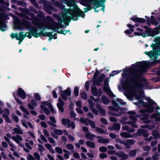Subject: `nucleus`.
<instances>
[{"mask_svg":"<svg viewBox=\"0 0 160 160\" xmlns=\"http://www.w3.org/2000/svg\"><path fill=\"white\" fill-rule=\"evenodd\" d=\"M146 100L148 102V104L144 102L142 100H139L137 102L134 103V104L137 105V107H139L140 108L143 107L144 108V109L139 111V112L141 113V115H136V112L133 111H128L127 112V113L130 115L129 118L132 121L129 122H126L127 118L126 117H122L121 118V120L120 121L121 123L122 124H130L131 125L132 127L137 128L138 127L137 125L135 124L137 120L136 117H140L142 116V118L141 120L143 121L144 123H149L150 120L149 119L148 115L146 114V113L152 112L154 110L155 106L156 104V103L153 100L149 98H147Z\"/></svg>","mask_w":160,"mask_h":160,"instance_id":"obj_1","label":"nucleus"},{"mask_svg":"<svg viewBox=\"0 0 160 160\" xmlns=\"http://www.w3.org/2000/svg\"><path fill=\"white\" fill-rule=\"evenodd\" d=\"M29 10L27 8L24 9L22 8H19V10L22 12V13L20 14V16L28 20H30L31 19L32 23L34 25V26H33L30 22L25 20H23L22 22H21L18 17H14V27L16 29H22L21 26H22L28 30L32 35L35 38H37L40 36L42 33V31H41L40 32H38V30L36 27L38 29H41L38 27L37 25L34 23L33 22L34 20L36 18H37L39 22L41 24L46 23L47 22H41L40 19L36 17L33 14L30 13L29 10L35 13L37 12V11L33 7L30 6L29 7Z\"/></svg>","mask_w":160,"mask_h":160,"instance_id":"obj_2","label":"nucleus"},{"mask_svg":"<svg viewBox=\"0 0 160 160\" xmlns=\"http://www.w3.org/2000/svg\"><path fill=\"white\" fill-rule=\"evenodd\" d=\"M46 19L47 21L46 23L41 24L39 22V21L36 18L35 19L33 20V23L37 25L38 27L42 31L45 30L46 29H51L53 31L57 32L58 33H61L65 35L68 32H69L70 30L66 31V30L60 31H59L60 28H61V24L54 22L53 19L49 16L46 17Z\"/></svg>","mask_w":160,"mask_h":160,"instance_id":"obj_3","label":"nucleus"},{"mask_svg":"<svg viewBox=\"0 0 160 160\" xmlns=\"http://www.w3.org/2000/svg\"><path fill=\"white\" fill-rule=\"evenodd\" d=\"M52 3L54 2V4L56 6L63 10V12L59 16L56 14H53V17L57 19L59 22V24H61L63 22L66 26H68L70 20H76L74 19V18H75L74 15H71L68 12H67L65 11V6L59 2L55 1V0H52Z\"/></svg>","mask_w":160,"mask_h":160,"instance_id":"obj_4","label":"nucleus"},{"mask_svg":"<svg viewBox=\"0 0 160 160\" xmlns=\"http://www.w3.org/2000/svg\"><path fill=\"white\" fill-rule=\"evenodd\" d=\"M112 103L113 106L116 108H114L112 106H109L108 107V108L112 111L118 112V113H111L110 112H109V113L114 116H119L125 113L126 110L125 108L118 107L121 105H122L125 104V102H123L122 99L117 98L116 101L112 100Z\"/></svg>","mask_w":160,"mask_h":160,"instance_id":"obj_5","label":"nucleus"},{"mask_svg":"<svg viewBox=\"0 0 160 160\" xmlns=\"http://www.w3.org/2000/svg\"><path fill=\"white\" fill-rule=\"evenodd\" d=\"M75 0H68V2L69 4V5H68V6L73 7V8L72 9H67L65 8V11L67 12H68L71 15H74L75 18H74V20H77L78 16L84 18L85 14L77 6L75 5Z\"/></svg>","mask_w":160,"mask_h":160,"instance_id":"obj_6","label":"nucleus"},{"mask_svg":"<svg viewBox=\"0 0 160 160\" xmlns=\"http://www.w3.org/2000/svg\"><path fill=\"white\" fill-rule=\"evenodd\" d=\"M81 4L85 6L89 5L91 3L94 6L97 8L101 7L102 8L101 10L104 12L105 6L104 3L106 0H79Z\"/></svg>","mask_w":160,"mask_h":160,"instance_id":"obj_7","label":"nucleus"},{"mask_svg":"<svg viewBox=\"0 0 160 160\" xmlns=\"http://www.w3.org/2000/svg\"><path fill=\"white\" fill-rule=\"evenodd\" d=\"M143 28L145 29V31L147 33L135 32H134V34L136 35L139 36H142L143 37H145L148 36L154 37L159 32V30L158 29L153 30L150 28L146 26H143Z\"/></svg>","mask_w":160,"mask_h":160,"instance_id":"obj_8","label":"nucleus"},{"mask_svg":"<svg viewBox=\"0 0 160 160\" xmlns=\"http://www.w3.org/2000/svg\"><path fill=\"white\" fill-rule=\"evenodd\" d=\"M45 106H48L50 109L52 113H55L56 111L53 108L52 106L50 103L48 102L44 101L42 102V104L40 106L41 108L44 110V113L47 115H49L50 113L49 110Z\"/></svg>","mask_w":160,"mask_h":160,"instance_id":"obj_9","label":"nucleus"},{"mask_svg":"<svg viewBox=\"0 0 160 160\" xmlns=\"http://www.w3.org/2000/svg\"><path fill=\"white\" fill-rule=\"evenodd\" d=\"M109 82V81L108 78H106L105 80L103 87L104 91L106 92L110 97L113 98L116 97V96L113 94L109 87L108 84Z\"/></svg>","mask_w":160,"mask_h":160,"instance_id":"obj_10","label":"nucleus"},{"mask_svg":"<svg viewBox=\"0 0 160 160\" xmlns=\"http://www.w3.org/2000/svg\"><path fill=\"white\" fill-rule=\"evenodd\" d=\"M58 88L59 89L60 92V94L64 100H66L67 99V96H70L71 95V91L70 88H68L66 90L63 91H61V88L60 87H58Z\"/></svg>","mask_w":160,"mask_h":160,"instance_id":"obj_11","label":"nucleus"},{"mask_svg":"<svg viewBox=\"0 0 160 160\" xmlns=\"http://www.w3.org/2000/svg\"><path fill=\"white\" fill-rule=\"evenodd\" d=\"M38 2L42 4L44 7L46 11L49 14H51L52 12L51 10L54 11L53 8L51 6H47V2L45 0H40Z\"/></svg>","mask_w":160,"mask_h":160,"instance_id":"obj_12","label":"nucleus"},{"mask_svg":"<svg viewBox=\"0 0 160 160\" xmlns=\"http://www.w3.org/2000/svg\"><path fill=\"white\" fill-rule=\"evenodd\" d=\"M22 32H20L19 33V37L18 38L17 40H19L18 44H20L24 39L26 37L29 38H32V36L29 32H26L25 34H23Z\"/></svg>","mask_w":160,"mask_h":160,"instance_id":"obj_13","label":"nucleus"},{"mask_svg":"<svg viewBox=\"0 0 160 160\" xmlns=\"http://www.w3.org/2000/svg\"><path fill=\"white\" fill-rule=\"evenodd\" d=\"M62 123L64 125H67L68 127H71L72 129L75 128V125L72 122H70V120L68 119H65L63 118L62 120Z\"/></svg>","mask_w":160,"mask_h":160,"instance_id":"obj_14","label":"nucleus"},{"mask_svg":"<svg viewBox=\"0 0 160 160\" xmlns=\"http://www.w3.org/2000/svg\"><path fill=\"white\" fill-rule=\"evenodd\" d=\"M80 121L81 122L87 125L89 124L92 128H95V123L93 121L89 120L88 118L84 119L83 118H80Z\"/></svg>","mask_w":160,"mask_h":160,"instance_id":"obj_15","label":"nucleus"},{"mask_svg":"<svg viewBox=\"0 0 160 160\" xmlns=\"http://www.w3.org/2000/svg\"><path fill=\"white\" fill-rule=\"evenodd\" d=\"M92 93L93 95L95 96H100L102 94V90L99 89L97 90L95 87H92Z\"/></svg>","mask_w":160,"mask_h":160,"instance_id":"obj_16","label":"nucleus"},{"mask_svg":"<svg viewBox=\"0 0 160 160\" xmlns=\"http://www.w3.org/2000/svg\"><path fill=\"white\" fill-rule=\"evenodd\" d=\"M17 94L18 96L22 99H24L26 97L25 92L20 88H18Z\"/></svg>","mask_w":160,"mask_h":160,"instance_id":"obj_17","label":"nucleus"},{"mask_svg":"<svg viewBox=\"0 0 160 160\" xmlns=\"http://www.w3.org/2000/svg\"><path fill=\"white\" fill-rule=\"evenodd\" d=\"M116 156L120 158L121 160H124L128 158V155L125 154L123 152L119 151L116 153Z\"/></svg>","mask_w":160,"mask_h":160,"instance_id":"obj_18","label":"nucleus"},{"mask_svg":"<svg viewBox=\"0 0 160 160\" xmlns=\"http://www.w3.org/2000/svg\"><path fill=\"white\" fill-rule=\"evenodd\" d=\"M136 135L137 136L143 135L145 137H147L148 136V134L146 129H138V132L136 133Z\"/></svg>","mask_w":160,"mask_h":160,"instance_id":"obj_19","label":"nucleus"},{"mask_svg":"<svg viewBox=\"0 0 160 160\" xmlns=\"http://www.w3.org/2000/svg\"><path fill=\"white\" fill-rule=\"evenodd\" d=\"M64 105V103L63 100L60 98H58V102L57 104V106L59 110L61 112L64 111L63 106Z\"/></svg>","mask_w":160,"mask_h":160,"instance_id":"obj_20","label":"nucleus"},{"mask_svg":"<svg viewBox=\"0 0 160 160\" xmlns=\"http://www.w3.org/2000/svg\"><path fill=\"white\" fill-rule=\"evenodd\" d=\"M135 141L132 139H128L124 142V145L127 148H130V146L133 144Z\"/></svg>","mask_w":160,"mask_h":160,"instance_id":"obj_21","label":"nucleus"},{"mask_svg":"<svg viewBox=\"0 0 160 160\" xmlns=\"http://www.w3.org/2000/svg\"><path fill=\"white\" fill-rule=\"evenodd\" d=\"M37 105V102L35 100L33 99L31 100L30 102L28 103V107L31 109H34L35 107Z\"/></svg>","mask_w":160,"mask_h":160,"instance_id":"obj_22","label":"nucleus"},{"mask_svg":"<svg viewBox=\"0 0 160 160\" xmlns=\"http://www.w3.org/2000/svg\"><path fill=\"white\" fill-rule=\"evenodd\" d=\"M12 139L17 143L21 146L20 142L22 140V137L19 135H17L15 136H12Z\"/></svg>","mask_w":160,"mask_h":160,"instance_id":"obj_23","label":"nucleus"},{"mask_svg":"<svg viewBox=\"0 0 160 160\" xmlns=\"http://www.w3.org/2000/svg\"><path fill=\"white\" fill-rule=\"evenodd\" d=\"M120 127L121 125L119 124L115 123L112 126L109 127V129L112 131L113 130L118 131L120 129Z\"/></svg>","mask_w":160,"mask_h":160,"instance_id":"obj_24","label":"nucleus"},{"mask_svg":"<svg viewBox=\"0 0 160 160\" xmlns=\"http://www.w3.org/2000/svg\"><path fill=\"white\" fill-rule=\"evenodd\" d=\"M35 140H33V139H32V140H26V142L25 143L27 147L30 149H32L31 145H32L33 144V142Z\"/></svg>","mask_w":160,"mask_h":160,"instance_id":"obj_25","label":"nucleus"},{"mask_svg":"<svg viewBox=\"0 0 160 160\" xmlns=\"http://www.w3.org/2000/svg\"><path fill=\"white\" fill-rule=\"evenodd\" d=\"M20 108L22 111L25 114L24 115V117L28 119L29 118V117L28 116V115L29 114V113L28 110L24 107L22 106H20Z\"/></svg>","mask_w":160,"mask_h":160,"instance_id":"obj_26","label":"nucleus"},{"mask_svg":"<svg viewBox=\"0 0 160 160\" xmlns=\"http://www.w3.org/2000/svg\"><path fill=\"white\" fill-rule=\"evenodd\" d=\"M127 26L129 28H130V30H125L124 31V33L130 35L134 31L133 28H134V26L131 24H127Z\"/></svg>","mask_w":160,"mask_h":160,"instance_id":"obj_27","label":"nucleus"},{"mask_svg":"<svg viewBox=\"0 0 160 160\" xmlns=\"http://www.w3.org/2000/svg\"><path fill=\"white\" fill-rule=\"evenodd\" d=\"M7 26L6 24L3 22L0 17V30L2 31L6 30Z\"/></svg>","mask_w":160,"mask_h":160,"instance_id":"obj_28","label":"nucleus"},{"mask_svg":"<svg viewBox=\"0 0 160 160\" xmlns=\"http://www.w3.org/2000/svg\"><path fill=\"white\" fill-rule=\"evenodd\" d=\"M85 137L88 139L93 141L94 138H96V135L95 134H91L90 132H88L85 134Z\"/></svg>","mask_w":160,"mask_h":160,"instance_id":"obj_29","label":"nucleus"},{"mask_svg":"<svg viewBox=\"0 0 160 160\" xmlns=\"http://www.w3.org/2000/svg\"><path fill=\"white\" fill-rule=\"evenodd\" d=\"M12 134L17 133L18 134H22L23 132L20 129V128L18 127V128H15L12 129Z\"/></svg>","mask_w":160,"mask_h":160,"instance_id":"obj_30","label":"nucleus"},{"mask_svg":"<svg viewBox=\"0 0 160 160\" xmlns=\"http://www.w3.org/2000/svg\"><path fill=\"white\" fill-rule=\"evenodd\" d=\"M130 19L135 22L143 23L146 22V20L145 19L138 18H131Z\"/></svg>","mask_w":160,"mask_h":160,"instance_id":"obj_31","label":"nucleus"},{"mask_svg":"<svg viewBox=\"0 0 160 160\" xmlns=\"http://www.w3.org/2000/svg\"><path fill=\"white\" fill-rule=\"evenodd\" d=\"M120 135L122 137L125 138H130L133 137V136L128 132H122L120 133Z\"/></svg>","mask_w":160,"mask_h":160,"instance_id":"obj_32","label":"nucleus"},{"mask_svg":"<svg viewBox=\"0 0 160 160\" xmlns=\"http://www.w3.org/2000/svg\"><path fill=\"white\" fill-rule=\"evenodd\" d=\"M102 102L104 104H107L110 102V100L104 95H103L101 98Z\"/></svg>","mask_w":160,"mask_h":160,"instance_id":"obj_33","label":"nucleus"},{"mask_svg":"<svg viewBox=\"0 0 160 160\" xmlns=\"http://www.w3.org/2000/svg\"><path fill=\"white\" fill-rule=\"evenodd\" d=\"M96 107L97 109L99 111L100 113L102 115H104L105 114V110L102 109L101 106L99 104L96 105Z\"/></svg>","mask_w":160,"mask_h":160,"instance_id":"obj_34","label":"nucleus"},{"mask_svg":"<svg viewBox=\"0 0 160 160\" xmlns=\"http://www.w3.org/2000/svg\"><path fill=\"white\" fill-rule=\"evenodd\" d=\"M122 128L123 130L127 131L130 132H132L135 131L134 129L133 128L129 129L128 127L126 126H123Z\"/></svg>","mask_w":160,"mask_h":160,"instance_id":"obj_35","label":"nucleus"},{"mask_svg":"<svg viewBox=\"0 0 160 160\" xmlns=\"http://www.w3.org/2000/svg\"><path fill=\"white\" fill-rule=\"evenodd\" d=\"M86 143L88 146L91 148H93L95 147L94 143L91 141H87Z\"/></svg>","mask_w":160,"mask_h":160,"instance_id":"obj_36","label":"nucleus"},{"mask_svg":"<svg viewBox=\"0 0 160 160\" xmlns=\"http://www.w3.org/2000/svg\"><path fill=\"white\" fill-rule=\"evenodd\" d=\"M141 127L143 128H147L151 130L154 127V125H142L141 126Z\"/></svg>","mask_w":160,"mask_h":160,"instance_id":"obj_37","label":"nucleus"},{"mask_svg":"<svg viewBox=\"0 0 160 160\" xmlns=\"http://www.w3.org/2000/svg\"><path fill=\"white\" fill-rule=\"evenodd\" d=\"M98 142L100 143H107L109 142V140L107 139L100 138L98 140Z\"/></svg>","mask_w":160,"mask_h":160,"instance_id":"obj_38","label":"nucleus"},{"mask_svg":"<svg viewBox=\"0 0 160 160\" xmlns=\"http://www.w3.org/2000/svg\"><path fill=\"white\" fill-rule=\"evenodd\" d=\"M10 115V112L9 110L7 108L4 109L3 112V116H4V115L6 116H9Z\"/></svg>","mask_w":160,"mask_h":160,"instance_id":"obj_39","label":"nucleus"},{"mask_svg":"<svg viewBox=\"0 0 160 160\" xmlns=\"http://www.w3.org/2000/svg\"><path fill=\"white\" fill-rule=\"evenodd\" d=\"M55 150L58 154H61L62 153V149L59 147H56L55 148Z\"/></svg>","mask_w":160,"mask_h":160,"instance_id":"obj_40","label":"nucleus"},{"mask_svg":"<svg viewBox=\"0 0 160 160\" xmlns=\"http://www.w3.org/2000/svg\"><path fill=\"white\" fill-rule=\"evenodd\" d=\"M34 98L37 101H40L41 98L39 94L38 93H35L34 94Z\"/></svg>","mask_w":160,"mask_h":160,"instance_id":"obj_41","label":"nucleus"},{"mask_svg":"<svg viewBox=\"0 0 160 160\" xmlns=\"http://www.w3.org/2000/svg\"><path fill=\"white\" fill-rule=\"evenodd\" d=\"M136 153V151L135 150H132L130 151L129 153V155L130 156L134 157L135 156Z\"/></svg>","mask_w":160,"mask_h":160,"instance_id":"obj_42","label":"nucleus"},{"mask_svg":"<svg viewBox=\"0 0 160 160\" xmlns=\"http://www.w3.org/2000/svg\"><path fill=\"white\" fill-rule=\"evenodd\" d=\"M54 133L58 135H61L62 133V130L59 129H55L54 130Z\"/></svg>","mask_w":160,"mask_h":160,"instance_id":"obj_43","label":"nucleus"},{"mask_svg":"<svg viewBox=\"0 0 160 160\" xmlns=\"http://www.w3.org/2000/svg\"><path fill=\"white\" fill-rule=\"evenodd\" d=\"M30 1L34 7L38 8L39 9L41 8H40L38 7V3L36 2V0H30Z\"/></svg>","mask_w":160,"mask_h":160,"instance_id":"obj_44","label":"nucleus"},{"mask_svg":"<svg viewBox=\"0 0 160 160\" xmlns=\"http://www.w3.org/2000/svg\"><path fill=\"white\" fill-rule=\"evenodd\" d=\"M78 88L77 87H75L74 88V92L75 96L77 97L78 96L79 91Z\"/></svg>","mask_w":160,"mask_h":160,"instance_id":"obj_45","label":"nucleus"},{"mask_svg":"<svg viewBox=\"0 0 160 160\" xmlns=\"http://www.w3.org/2000/svg\"><path fill=\"white\" fill-rule=\"evenodd\" d=\"M80 96L82 98L84 99H86L87 98V95L86 93L84 92H82Z\"/></svg>","mask_w":160,"mask_h":160,"instance_id":"obj_46","label":"nucleus"},{"mask_svg":"<svg viewBox=\"0 0 160 160\" xmlns=\"http://www.w3.org/2000/svg\"><path fill=\"white\" fill-rule=\"evenodd\" d=\"M67 148L69 150H73L74 149V147L73 145L71 144H68L66 145Z\"/></svg>","mask_w":160,"mask_h":160,"instance_id":"obj_47","label":"nucleus"},{"mask_svg":"<svg viewBox=\"0 0 160 160\" xmlns=\"http://www.w3.org/2000/svg\"><path fill=\"white\" fill-rule=\"evenodd\" d=\"M146 160H158L157 156L156 155H153L152 158L151 157H149L146 158Z\"/></svg>","mask_w":160,"mask_h":160,"instance_id":"obj_48","label":"nucleus"},{"mask_svg":"<svg viewBox=\"0 0 160 160\" xmlns=\"http://www.w3.org/2000/svg\"><path fill=\"white\" fill-rule=\"evenodd\" d=\"M93 100V99L88 100V101L89 104L90 105L91 108H93V107L95 105V104L92 101Z\"/></svg>","mask_w":160,"mask_h":160,"instance_id":"obj_49","label":"nucleus"},{"mask_svg":"<svg viewBox=\"0 0 160 160\" xmlns=\"http://www.w3.org/2000/svg\"><path fill=\"white\" fill-rule=\"evenodd\" d=\"M154 17L153 16H152L151 17V22L152 23V24L155 25H158V24L157 22L156 21V20L154 19Z\"/></svg>","mask_w":160,"mask_h":160,"instance_id":"obj_50","label":"nucleus"},{"mask_svg":"<svg viewBox=\"0 0 160 160\" xmlns=\"http://www.w3.org/2000/svg\"><path fill=\"white\" fill-rule=\"evenodd\" d=\"M10 37L12 38H15L16 39L18 38L19 37V36H18V33H12L10 35Z\"/></svg>","mask_w":160,"mask_h":160,"instance_id":"obj_51","label":"nucleus"},{"mask_svg":"<svg viewBox=\"0 0 160 160\" xmlns=\"http://www.w3.org/2000/svg\"><path fill=\"white\" fill-rule=\"evenodd\" d=\"M13 96L16 100V101L17 102H18L20 104H22V102L18 98H16V95H15V92H14L13 93Z\"/></svg>","mask_w":160,"mask_h":160,"instance_id":"obj_52","label":"nucleus"},{"mask_svg":"<svg viewBox=\"0 0 160 160\" xmlns=\"http://www.w3.org/2000/svg\"><path fill=\"white\" fill-rule=\"evenodd\" d=\"M0 3L7 6L9 5V4L8 2H5L3 0H0Z\"/></svg>","mask_w":160,"mask_h":160,"instance_id":"obj_53","label":"nucleus"},{"mask_svg":"<svg viewBox=\"0 0 160 160\" xmlns=\"http://www.w3.org/2000/svg\"><path fill=\"white\" fill-rule=\"evenodd\" d=\"M99 150L102 152H105L107 151V149L106 147L102 146L99 148Z\"/></svg>","mask_w":160,"mask_h":160,"instance_id":"obj_54","label":"nucleus"},{"mask_svg":"<svg viewBox=\"0 0 160 160\" xmlns=\"http://www.w3.org/2000/svg\"><path fill=\"white\" fill-rule=\"evenodd\" d=\"M65 135H68L69 139L71 141H74V140H75L74 138L72 136H71V135H68V133L67 132H65Z\"/></svg>","mask_w":160,"mask_h":160,"instance_id":"obj_55","label":"nucleus"},{"mask_svg":"<svg viewBox=\"0 0 160 160\" xmlns=\"http://www.w3.org/2000/svg\"><path fill=\"white\" fill-rule=\"evenodd\" d=\"M38 149L41 152H43L44 151V148L43 147L41 144L38 145Z\"/></svg>","mask_w":160,"mask_h":160,"instance_id":"obj_56","label":"nucleus"},{"mask_svg":"<svg viewBox=\"0 0 160 160\" xmlns=\"http://www.w3.org/2000/svg\"><path fill=\"white\" fill-rule=\"evenodd\" d=\"M96 130L98 132L100 133H105L104 131L100 128H97Z\"/></svg>","mask_w":160,"mask_h":160,"instance_id":"obj_57","label":"nucleus"},{"mask_svg":"<svg viewBox=\"0 0 160 160\" xmlns=\"http://www.w3.org/2000/svg\"><path fill=\"white\" fill-rule=\"evenodd\" d=\"M107 152L108 154L114 155L115 154H116V153H117V152L115 150H112L108 151Z\"/></svg>","mask_w":160,"mask_h":160,"instance_id":"obj_58","label":"nucleus"},{"mask_svg":"<svg viewBox=\"0 0 160 160\" xmlns=\"http://www.w3.org/2000/svg\"><path fill=\"white\" fill-rule=\"evenodd\" d=\"M48 140L49 141V142L52 143L54 144L53 145L55 146L56 145L55 142L54 141V140L51 137H49L48 138Z\"/></svg>","mask_w":160,"mask_h":160,"instance_id":"obj_59","label":"nucleus"},{"mask_svg":"<svg viewBox=\"0 0 160 160\" xmlns=\"http://www.w3.org/2000/svg\"><path fill=\"white\" fill-rule=\"evenodd\" d=\"M121 71H119L118 70L113 71L112 72V73L110 74V76H113L114 75H115L119 73Z\"/></svg>","mask_w":160,"mask_h":160,"instance_id":"obj_60","label":"nucleus"},{"mask_svg":"<svg viewBox=\"0 0 160 160\" xmlns=\"http://www.w3.org/2000/svg\"><path fill=\"white\" fill-rule=\"evenodd\" d=\"M34 156L35 158L37 160H40V157L39 155L37 152H35L34 153Z\"/></svg>","mask_w":160,"mask_h":160,"instance_id":"obj_61","label":"nucleus"},{"mask_svg":"<svg viewBox=\"0 0 160 160\" xmlns=\"http://www.w3.org/2000/svg\"><path fill=\"white\" fill-rule=\"evenodd\" d=\"M73 156L76 159H79L80 158V156L79 154L77 152H75L73 153Z\"/></svg>","mask_w":160,"mask_h":160,"instance_id":"obj_62","label":"nucleus"},{"mask_svg":"<svg viewBox=\"0 0 160 160\" xmlns=\"http://www.w3.org/2000/svg\"><path fill=\"white\" fill-rule=\"evenodd\" d=\"M90 98L91 99H93L94 101L96 103L100 101V99L99 98H94L92 96H91Z\"/></svg>","mask_w":160,"mask_h":160,"instance_id":"obj_63","label":"nucleus"},{"mask_svg":"<svg viewBox=\"0 0 160 160\" xmlns=\"http://www.w3.org/2000/svg\"><path fill=\"white\" fill-rule=\"evenodd\" d=\"M107 156V155L104 153H101L99 155V157L102 159L105 158Z\"/></svg>","mask_w":160,"mask_h":160,"instance_id":"obj_64","label":"nucleus"}]
</instances>
